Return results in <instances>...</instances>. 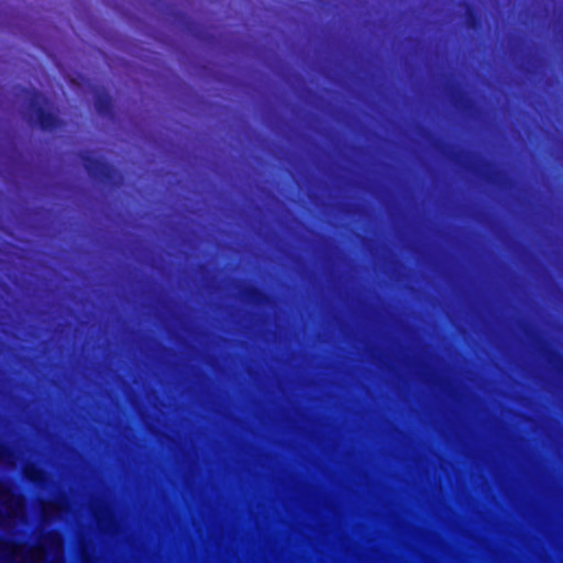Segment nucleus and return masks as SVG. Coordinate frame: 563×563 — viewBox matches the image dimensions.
Segmentation results:
<instances>
[{"label":"nucleus","instance_id":"1","mask_svg":"<svg viewBox=\"0 0 563 563\" xmlns=\"http://www.w3.org/2000/svg\"><path fill=\"white\" fill-rule=\"evenodd\" d=\"M46 100L37 91H33L29 100V121L42 131L52 132L62 126L59 117L45 108Z\"/></svg>","mask_w":563,"mask_h":563},{"label":"nucleus","instance_id":"2","mask_svg":"<svg viewBox=\"0 0 563 563\" xmlns=\"http://www.w3.org/2000/svg\"><path fill=\"white\" fill-rule=\"evenodd\" d=\"M80 159L87 174L102 185H110L117 177L115 168L101 157L90 153H82Z\"/></svg>","mask_w":563,"mask_h":563},{"label":"nucleus","instance_id":"3","mask_svg":"<svg viewBox=\"0 0 563 563\" xmlns=\"http://www.w3.org/2000/svg\"><path fill=\"white\" fill-rule=\"evenodd\" d=\"M93 104L97 113L102 118H111L113 115V101L106 90H98L93 97Z\"/></svg>","mask_w":563,"mask_h":563},{"label":"nucleus","instance_id":"4","mask_svg":"<svg viewBox=\"0 0 563 563\" xmlns=\"http://www.w3.org/2000/svg\"><path fill=\"white\" fill-rule=\"evenodd\" d=\"M243 296L249 302L256 305L267 303L271 300V297L267 292L254 285L245 287L243 290Z\"/></svg>","mask_w":563,"mask_h":563},{"label":"nucleus","instance_id":"5","mask_svg":"<svg viewBox=\"0 0 563 563\" xmlns=\"http://www.w3.org/2000/svg\"><path fill=\"white\" fill-rule=\"evenodd\" d=\"M466 25L474 31L482 27V18L473 4L466 5Z\"/></svg>","mask_w":563,"mask_h":563},{"label":"nucleus","instance_id":"6","mask_svg":"<svg viewBox=\"0 0 563 563\" xmlns=\"http://www.w3.org/2000/svg\"><path fill=\"white\" fill-rule=\"evenodd\" d=\"M42 472L40 468H36V467H31V468H27L25 471V476L31 481V482H37L40 476H41Z\"/></svg>","mask_w":563,"mask_h":563},{"label":"nucleus","instance_id":"7","mask_svg":"<svg viewBox=\"0 0 563 563\" xmlns=\"http://www.w3.org/2000/svg\"><path fill=\"white\" fill-rule=\"evenodd\" d=\"M562 362H563V355L559 354V353H554Z\"/></svg>","mask_w":563,"mask_h":563}]
</instances>
